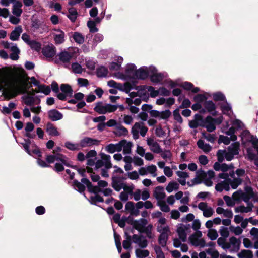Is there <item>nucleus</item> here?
Instances as JSON below:
<instances>
[{"label": "nucleus", "mask_w": 258, "mask_h": 258, "mask_svg": "<svg viewBox=\"0 0 258 258\" xmlns=\"http://www.w3.org/2000/svg\"><path fill=\"white\" fill-rule=\"evenodd\" d=\"M30 79L32 83L35 86L39 87L40 86V82L37 80L34 77L28 78L23 84H13L11 86L8 88H3V94L8 96L9 98H13L15 97L19 94H22L26 92L27 88V86L28 84V80Z\"/></svg>", "instance_id": "obj_1"}, {"label": "nucleus", "mask_w": 258, "mask_h": 258, "mask_svg": "<svg viewBox=\"0 0 258 258\" xmlns=\"http://www.w3.org/2000/svg\"><path fill=\"white\" fill-rule=\"evenodd\" d=\"M189 126L191 128H196L198 126L205 127L207 132L210 133L216 129L212 116L209 115L204 119L203 116L199 113L196 114L194 119L189 121Z\"/></svg>", "instance_id": "obj_2"}, {"label": "nucleus", "mask_w": 258, "mask_h": 258, "mask_svg": "<svg viewBox=\"0 0 258 258\" xmlns=\"http://www.w3.org/2000/svg\"><path fill=\"white\" fill-rule=\"evenodd\" d=\"M25 143H22L25 151L30 155L33 156V154L36 155L38 158L37 161L38 164L42 167H49L50 166L48 164L46 161L41 159L40 158L42 157V152L40 151L39 147H38L35 144L32 145V147H35V149L31 150L30 149V146L31 144V141L29 139H25Z\"/></svg>", "instance_id": "obj_3"}, {"label": "nucleus", "mask_w": 258, "mask_h": 258, "mask_svg": "<svg viewBox=\"0 0 258 258\" xmlns=\"http://www.w3.org/2000/svg\"><path fill=\"white\" fill-rule=\"evenodd\" d=\"M117 109V105L106 103L102 101L96 102L94 108V110L100 114L112 113L115 111Z\"/></svg>", "instance_id": "obj_4"}, {"label": "nucleus", "mask_w": 258, "mask_h": 258, "mask_svg": "<svg viewBox=\"0 0 258 258\" xmlns=\"http://www.w3.org/2000/svg\"><path fill=\"white\" fill-rule=\"evenodd\" d=\"M148 131V128L146 126L143 122H136L132 128V134L134 139L136 140L139 138V135L142 137H145Z\"/></svg>", "instance_id": "obj_5"}, {"label": "nucleus", "mask_w": 258, "mask_h": 258, "mask_svg": "<svg viewBox=\"0 0 258 258\" xmlns=\"http://www.w3.org/2000/svg\"><path fill=\"white\" fill-rule=\"evenodd\" d=\"M100 156L101 159L95 161L94 169L97 170L103 166L106 169H110L112 167L111 156L109 155L103 153H100Z\"/></svg>", "instance_id": "obj_6"}, {"label": "nucleus", "mask_w": 258, "mask_h": 258, "mask_svg": "<svg viewBox=\"0 0 258 258\" xmlns=\"http://www.w3.org/2000/svg\"><path fill=\"white\" fill-rule=\"evenodd\" d=\"M206 177V173L202 169L199 170L196 172L195 177L191 180V182H188L187 184L190 187L193 186L195 185L200 184L203 182V179H205Z\"/></svg>", "instance_id": "obj_7"}, {"label": "nucleus", "mask_w": 258, "mask_h": 258, "mask_svg": "<svg viewBox=\"0 0 258 258\" xmlns=\"http://www.w3.org/2000/svg\"><path fill=\"white\" fill-rule=\"evenodd\" d=\"M151 81L153 83H160L164 77V74L161 73H158L156 68L153 66H150V76Z\"/></svg>", "instance_id": "obj_8"}, {"label": "nucleus", "mask_w": 258, "mask_h": 258, "mask_svg": "<svg viewBox=\"0 0 258 258\" xmlns=\"http://www.w3.org/2000/svg\"><path fill=\"white\" fill-rule=\"evenodd\" d=\"M150 66L148 68L147 67H142L138 70H137L134 79L145 80L150 76Z\"/></svg>", "instance_id": "obj_9"}, {"label": "nucleus", "mask_w": 258, "mask_h": 258, "mask_svg": "<svg viewBox=\"0 0 258 258\" xmlns=\"http://www.w3.org/2000/svg\"><path fill=\"white\" fill-rule=\"evenodd\" d=\"M100 143V140L88 137L83 138L80 141L81 148L94 145L98 146Z\"/></svg>", "instance_id": "obj_10"}, {"label": "nucleus", "mask_w": 258, "mask_h": 258, "mask_svg": "<svg viewBox=\"0 0 258 258\" xmlns=\"http://www.w3.org/2000/svg\"><path fill=\"white\" fill-rule=\"evenodd\" d=\"M157 167L154 165H151L148 166L141 167L139 169V173L142 176L147 175L150 173L153 177L157 176Z\"/></svg>", "instance_id": "obj_11"}, {"label": "nucleus", "mask_w": 258, "mask_h": 258, "mask_svg": "<svg viewBox=\"0 0 258 258\" xmlns=\"http://www.w3.org/2000/svg\"><path fill=\"white\" fill-rule=\"evenodd\" d=\"M171 114V112L168 109L162 111L152 110L150 111V115L151 117L160 119H167L170 117Z\"/></svg>", "instance_id": "obj_12"}, {"label": "nucleus", "mask_w": 258, "mask_h": 258, "mask_svg": "<svg viewBox=\"0 0 258 258\" xmlns=\"http://www.w3.org/2000/svg\"><path fill=\"white\" fill-rule=\"evenodd\" d=\"M66 157L61 154L48 155L46 156V161L48 164L53 163L55 161H60L66 164Z\"/></svg>", "instance_id": "obj_13"}, {"label": "nucleus", "mask_w": 258, "mask_h": 258, "mask_svg": "<svg viewBox=\"0 0 258 258\" xmlns=\"http://www.w3.org/2000/svg\"><path fill=\"white\" fill-rule=\"evenodd\" d=\"M82 183H84L88 188L90 192L93 193L95 195L98 194L102 192V189L98 186H93L92 183L90 182L87 178H83L81 179Z\"/></svg>", "instance_id": "obj_14"}, {"label": "nucleus", "mask_w": 258, "mask_h": 258, "mask_svg": "<svg viewBox=\"0 0 258 258\" xmlns=\"http://www.w3.org/2000/svg\"><path fill=\"white\" fill-rule=\"evenodd\" d=\"M133 242L137 244L138 246L142 248H145L148 245V241L145 237L139 236L137 234H134L132 237Z\"/></svg>", "instance_id": "obj_15"}, {"label": "nucleus", "mask_w": 258, "mask_h": 258, "mask_svg": "<svg viewBox=\"0 0 258 258\" xmlns=\"http://www.w3.org/2000/svg\"><path fill=\"white\" fill-rule=\"evenodd\" d=\"M147 144L150 147L151 150L156 153L162 152V149L159 144L152 138H149L147 140Z\"/></svg>", "instance_id": "obj_16"}, {"label": "nucleus", "mask_w": 258, "mask_h": 258, "mask_svg": "<svg viewBox=\"0 0 258 258\" xmlns=\"http://www.w3.org/2000/svg\"><path fill=\"white\" fill-rule=\"evenodd\" d=\"M153 196L157 202L165 200L166 195L164 187L161 186L156 187L154 190Z\"/></svg>", "instance_id": "obj_17"}, {"label": "nucleus", "mask_w": 258, "mask_h": 258, "mask_svg": "<svg viewBox=\"0 0 258 258\" xmlns=\"http://www.w3.org/2000/svg\"><path fill=\"white\" fill-rule=\"evenodd\" d=\"M97 152L95 150H91L88 151L86 155L87 165L93 167L95 164V161L96 160Z\"/></svg>", "instance_id": "obj_18"}, {"label": "nucleus", "mask_w": 258, "mask_h": 258, "mask_svg": "<svg viewBox=\"0 0 258 258\" xmlns=\"http://www.w3.org/2000/svg\"><path fill=\"white\" fill-rule=\"evenodd\" d=\"M120 142V151L122 150L124 154H129L131 153L133 144L126 140H122Z\"/></svg>", "instance_id": "obj_19"}, {"label": "nucleus", "mask_w": 258, "mask_h": 258, "mask_svg": "<svg viewBox=\"0 0 258 258\" xmlns=\"http://www.w3.org/2000/svg\"><path fill=\"white\" fill-rule=\"evenodd\" d=\"M48 117L52 121H56L63 118V114L55 109L50 110L48 112Z\"/></svg>", "instance_id": "obj_20"}, {"label": "nucleus", "mask_w": 258, "mask_h": 258, "mask_svg": "<svg viewBox=\"0 0 258 258\" xmlns=\"http://www.w3.org/2000/svg\"><path fill=\"white\" fill-rule=\"evenodd\" d=\"M137 71V67L134 63H128L125 68V74L128 77L134 79Z\"/></svg>", "instance_id": "obj_21"}, {"label": "nucleus", "mask_w": 258, "mask_h": 258, "mask_svg": "<svg viewBox=\"0 0 258 258\" xmlns=\"http://www.w3.org/2000/svg\"><path fill=\"white\" fill-rule=\"evenodd\" d=\"M42 53L47 58H52L56 53L55 47L53 45L46 46L43 48Z\"/></svg>", "instance_id": "obj_22"}, {"label": "nucleus", "mask_w": 258, "mask_h": 258, "mask_svg": "<svg viewBox=\"0 0 258 258\" xmlns=\"http://www.w3.org/2000/svg\"><path fill=\"white\" fill-rule=\"evenodd\" d=\"M230 245L233 246L232 249L230 250L231 252H237L240 249L241 245V241L234 236H232L229 238Z\"/></svg>", "instance_id": "obj_23"}, {"label": "nucleus", "mask_w": 258, "mask_h": 258, "mask_svg": "<svg viewBox=\"0 0 258 258\" xmlns=\"http://www.w3.org/2000/svg\"><path fill=\"white\" fill-rule=\"evenodd\" d=\"M105 151L108 153H114L115 152L120 151V142L116 144L110 143L105 147Z\"/></svg>", "instance_id": "obj_24"}, {"label": "nucleus", "mask_w": 258, "mask_h": 258, "mask_svg": "<svg viewBox=\"0 0 258 258\" xmlns=\"http://www.w3.org/2000/svg\"><path fill=\"white\" fill-rule=\"evenodd\" d=\"M55 31L58 32L54 35V40L55 44H60L63 43L64 41V32L60 29H55Z\"/></svg>", "instance_id": "obj_25"}, {"label": "nucleus", "mask_w": 258, "mask_h": 258, "mask_svg": "<svg viewBox=\"0 0 258 258\" xmlns=\"http://www.w3.org/2000/svg\"><path fill=\"white\" fill-rule=\"evenodd\" d=\"M125 184V183L119 178H115L112 180V186L116 191H119L121 189H123Z\"/></svg>", "instance_id": "obj_26"}, {"label": "nucleus", "mask_w": 258, "mask_h": 258, "mask_svg": "<svg viewBox=\"0 0 258 258\" xmlns=\"http://www.w3.org/2000/svg\"><path fill=\"white\" fill-rule=\"evenodd\" d=\"M148 223L147 219L141 218L139 220H136L134 222V227L137 230L141 231L142 229L146 227Z\"/></svg>", "instance_id": "obj_27"}, {"label": "nucleus", "mask_w": 258, "mask_h": 258, "mask_svg": "<svg viewBox=\"0 0 258 258\" xmlns=\"http://www.w3.org/2000/svg\"><path fill=\"white\" fill-rule=\"evenodd\" d=\"M46 132L50 136H58L60 135L57 127L50 122L46 125Z\"/></svg>", "instance_id": "obj_28"}, {"label": "nucleus", "mask_w": 258, "mask_h": 258, "mask_svg": "<svg viewBox=\"0 0 258 258\" xmlns=\"http://www.w3.org/2000/svg\"><path fill=\"white\" fill-rule=\"evenodd\" d=\"M22 32V27L21 26L16 27L11 33L10 39L12 41L18 40Z\"/></svg>", "instance_id": "obj_29"}, {"label": "nucleus", "mask_w": 258, "mask_h": 258, "mask_svg": "<svg viewBox=\"0 0 258 258\" xmlns=\"http://www.w3.org/2000/svg\"><path fill=\"white\" fill-rule=\"evenodd\" d=\"M128 130L123 126L120 124H117L116 126L114 134L116 136H125L128 134Z\"/></svg>", "instance_id": "obj_30"}, {"label": "nucleus", "mask_w": 258, "mask_h": 258, "mask_svg": "<svg viewBox=\"0 0 258 258\" xmlns=\"http://www.w3.org/2000/svg\"><path fill=\"white\" fill-rule=\"evenodd\" d=\"M59 59L63 63H68L72 57V54L70 52L63 51L60 52L58 54Z\"/></svg>", "instance_id": "obj_31"}, {"label": "nucleus", "mask_w": 258, "mask_h": 258, "mask_svg": "<svg viewBox=\"0 0 258 258\" xmlns=\"http://www.w3.org/2000/svg\"><path fill=\"white\" fill-rule=\"evenodd\" d=\"M248 206L245 207L243 205H241L240 206H238L235 209V211L236 212H241V213H248L250 211H251L252 207H253V204L251 203H248L247 204Z\"/></svg>", "instance_id": "obj_32"}, {"label": "nucleus", "mask_w": 258, "mask_h": 258, "mask_svg": "<svg viewBox=\"0 0 258 258\" xmlns=\"http://www.w3.org/2000/svg\"><path fill=\"white\" fill-rule=\"evenodd\" d=\"M125 209L129 211L131 214L137 215L139 213V210L136 209L135 204L133 202H127L125 206Z\"/></svg>", "instance_id": "obj_33"}, {"label": "nucleus", "mask_w": 258, "mask_h": 258, "mask_svg": "<svg viewBox=\"0 0 258 258\" xmlns=\"http://www.w3.org/2000/svg\"><path fill=\"white\" fill-rule=\"evenodd\" d=\"M197 144L199 148L206 153L210 152L211 150V146L208 144L204 143V141L201 139L198 141Z\"/></svg>", "instance_id": "obj_34"}, {"label": "nucleus", "mask_w": 258, "mask_h": 258, "mask_svg": "<svg viewBox=\"0 0 258 258\" xmlns=\"http://www.w3.org/2000/svg\"><path fill=\"white\" fill-rule=\"evenodd\" d=\"M11 50L12 53L10 55V58L13 60H16L19 58V54L20 53V50L18 48L16 44L13 45L11 47Z\"/></svg>", "instance_id": "obj_35"}, {"label": "nucleus", "mask_w": 258, "mask_h": 258, "mask_svg": "<svg viewBox=\"0 0 258 258\" xmlns=\"http://www.w3.org/2000/svg\"><path fill=\"white\" fill-rule=\"evenodd\" d=\"M22 4L19 2H16L13 6L12 13L17 17H20L22 13Z\"/></svg>", "instance_id": "obj_36"}, {"label": "nucleus", "mask_w": 258, "mask_h": 258, "mask_svg": "<svg viewBox=\"0 0 258 258\" xmlns=\"http://www.w3.org/2000/svg\"><path fill=\"white\" fill-rule=\"evenodd\" d=\"M64 146L71 151H78L81 149L80 143H73L69 141L65 143Z\"/></svg>", "instance_id": "obj_37"}, {"label": "nucleus", "mask_w": 258, "mask_h": 258, "mask_svg": "<svg viewBox=\"0 0 258 258\" xmlns=\"http://www.w3.org/2000/svg\"><path fill=\"white\" fill-rule=\"evenodd\" d=\"M60 90L62 92L66 94L69 97H72L73 95V90L70 85L67 84H62L60 85Z\"/></svg>", "instance_id": "obj_38"}, {"label": "nucleus", "mask_w": 258, "mask_h": 258, "mask_svg": "<svg viewBox=\"0 0 258 258\" xmlns=\"http://www.w3.org/2000/svg\"><path fill=\"white\" fill-rule=\"evenodd\" d=\"M203 106L209 113H211L216 109L215 104L211 100L205 101L203 104Z\"/></svg>", "instance_id": "obj_39"}, {"label": "nucleus", "mask_w": 258, "mask_h": 258, "mask_svg": "<svg viewBox=\"0 0 258 258\" xmlns=\"http://www.w3.org/2000/svg\"><path fill=\"white\" fill-rule=\"evenodd\" d=\"M168 239V233L163 232L160 233L159 237V243L161 245L162 247H165L167 244V241Z\"/></svg>", "instance_id": "obj_40"}, {"label": "nucleus", "mask_w": 258, "mask_h": 258, "mask_svg": "<svg viewBox=\"0 0 258 258\" xmlns=\"http://www.w3.org/2000/svg\"><path fill=\"white\" fill-rule=\"evenodd\" d=\"M72 38L74 40L77 44L80 45L84 43V36L80 33L78 32H74Z\"/></svg>", "instance_id": "obj_41"}, {"label": "nucleus", "mask_w": 258, "mask_h": 258, "mask_svg": "<svg viewBox=\"0 0 258 258\" xmlns=\"http://www.w3.org/2000/svg\"><path fill=\"white\" fill-rule=\"evenodd\" d=\"M238 258H253V254L251 250L243 249L237 254Z\"/></svg>", "instance_id": "obj_42"}, {"label": "nucleus", "mask_w": 258, "mask_h": 258, "mask_svg": "<svg viewBox=\"0 0 258 258\" xmlns=\"http://www.w3.org/2000/svg\"><path fill=\"white\" fill-rule=\"evenodd\" d=\"M108 73V71L107 68L104 66H101L96 70V75L98 77H105L107 76Z\"/></svg>", "instance_id": "obj_43"}, {"label": "nucleus", "mask_w": 258, "mask_h": 258, "mask_svg": "<svg viewBox=\"0 0 258 258\" xmlns=\"http://www.w3.org/2000/svg\"><path fill=\"white\" fill-rule=\"evenodd\" d=\"M149 251L148 250L137 249L135 250L137 258H146L149 255Z\"/></svg>", "instance_id": "obj_44"}, {"label": "nucleus", "mask_w": 258, "mask_h": 258, "mask_svg": "<svg viewBox=\"0 0 258 258\" xmlns=\"http://www.w3.org/2000/svg\"><path fill=\"white\" fill-rule=\"evenodd\" d=\"M212 97L215 101H225L226 98L225 95L221 92H217L212 94Z\"/></svg>", "instance_id": "obj_45"}, {"label": "nucleus", "mask_w": 258, "mask_h": 258, "mask_svg": "<svg viewBox=\"0 0 258 258\" xmlns=\"http://www.w3.org/2000/svg\"><path fill=\"white\" fill-rule=\"evenodd\" d=\"M126 239L123 240L122 242L123 247L126 250H131V240L132 237L130 235H128L127 233H125Z\"/></svg>", "instance_id": "obj_46"}, {"label": "nucleus", "mask_w": 258, "mask_h": 258, "mask_svg": "<svg viewBox=\"0 0 258 258\" xmlns=\"http://www.w3.org/2000/svg\"><path fill=\"white\" fill-rule=\"evenodd\" d=\"M240 144L238 142L233 143L231 146L228 148V151L233 153L234 155L238 154V150L239 148Z\"/></svg>", "instance_id": "obj_47"}, {"label": "nucleus", "mask_w": 258, "mask_h": 258, "mask_svg": "<svg viewBox=\"0 0 258 258\" xmlns=\"http://www.w3.org/2000/svg\"><path fill=\"white\" fill-rule=\"evenodd\" d=\"M78 13L75 8H72L69 9L68 18L72 21L75 22L77 19Z\"/></svg>", "instance_id": "obj_48"}, {"label": "nucleus", "mask_w": 258, "mask_h": 258, "mask_svg": "<svg viewBox=\"0 0 258 258\" xmlns=\"http://www.w3.org/2000/svg\"><path fill=\"white\" fill-rule=\"evenodd\" d=\"M63 165H66L67 166H69V164H68L67 162V160L66 159V164L63 163L62 162L60 163H56L55 164L54 167L53 168V170L55 171L56 172H60L64 170V168Z\"/></svg>", "instance_id": "obj_49"}, {"label": "nucleus", "mask_w": 258, "mask_h": 258, "mask_svg": "<svg viewBox=\"0 0 258 258\" xmlns=\"http://www.w3.org/2000/svg\"><path fill=\"white\" fill-rule=\"evenodd\" d=\"M103 201L104 200L103 198L98 194L91 196L90 197V202L91 204L93 205H96L97 203L103 202Z\"/></svg>", "instance_id": "obj_50"}, {"label": "nucleus", "mask_w": 258, "mask_h": 258, "mask_svg": "<svg viewBox=\"0 0 258 258\" xmlns=\"http://www.w3.org/2000/svg\"><path fill=\"white\" fill-rule=\"evenodd\" d=\"M107 85L110 87L117 89L119 90H123V86H122V84L117 83L113 80H111L108 81Z\"/></svg>", "instance_id": "obj_51"}, {"label": "nucleus", "mask_w": 258, "mask_h": 258, "mask_svg": "<svg viewBox=\"0 0 258 258\" xmlns=\"http://www.w3.org/2000/svg\"><path fill=\"white\" fill-rule=\"evenodd\" d=\"M178 239H180L183 242L186 241V233L185 232L184 229L182 226H178Z\"/></svg>", "instance_id": "obj_52"}, {"label": "nucleus", "mask_w": 258, "mask_h": 258, "mask_svg": "<svg viewBox=\"0 0 258 258\" xmlns=\"http://www.w3.org/2000/svg\"><path fill=\"white\" fill-rule=\"evenodd\" d=\"M73 184L74 186L77 188L78 191L80 193H83L85 190V184L81 182H79L78 180H75L73 181Z\"/></svg>", "instance_id": "obj_53"}, {"label": "nucleus", "mask_w": 258, "mask_h": 258, "mask_svg": "<svg viewBox=\"0 0 258 258\" xmlns=\"http://www.w3.org/2000/svg\"><path fill=\"white\" fill-rule=\"evenodd\" d=\"M72 71L75 74H81L83 71L82 66L78 62H74L71 65Z\"/></svg>", "instance_id": "obj_54"}, {"label": "nucleus", "mask_w": 258, "mask_h": 258, "mask_svg": "<svg viewBox=\"0 0 258 258\" xmlns=\"http://www.w3.org/2000/svg\"><path fill=\"white\" fill-rule=\"evenodd\" d=\"M135 189V185L133 184H125L123 190L128 196H132L134 190Z\"/></svg>", "instance_id": "obj_55"}, {"label": "nucleus", "mask_w": 258, "mask_h": 258, "mask_svg": "<svg viewBox=\"0 0 258 258\" xmlns=\"http://www.w3.org/2000/svg\"><path fill=\"white\" fill-rule=\"evenodd\" d=\"M232 189H235L240 185L242 182V180L240 178H234L231 181H229Z\"/></svg>", "instance_id": "obj_56"}, {"label": "nucleus", "mask_w": 258, "mask_h": 258, "mask_svg": "<svg viewBox=\"0 0 258 258\" xmlns=\"http://www.w3.org/2000/svg\"><path fill=\"white\" fill-rule=\"evenodd\" d=\"M87 26L91 33H95L98 32V29L96 26L95 22L93 21L89 20L87 22Z\"/></svg>", "instance_id": "obj_57"}, {"label": "nucleus", "mask_w": 258, "mask_h": 258, "mask_svg": "<svg viewBox=\"0 0 258 258\" xmlns=\"http://www.w3.org/2000/svg\"><path fill=\"white\" fill-rule=\"evenodd\" d=\"M146 88L147 91L150 92V95L151 97H155L159 95V89L156 90L155 88L151 86H147Z\"/></svg>", "instance_id": "obj_58"}, {"label": "nucleus", "mask_w": 258, "mask_h": 258, "mask_svg": "<svg viewBox=\"0 0 258 258\" xmlns=\"http://www.w3.org/2000/svg\"><path fill=\"white\" fill-rule=\"evenodd\" d=\"M224 102L225 104L221 105L220 108L224 114L228 115V112L231 110L232 108L227 102V100Z\"/></svg>", "instance_id": "obj_59"}, {"label": "nucleus", "mask_w": 258, "mask_h": 258, "mask_svg": "<svg viewBox=\"0 0 258 258\" xmlns=\"http://www.w3.org/2000/svg\"><path fill=\"white\" fill-rule=\"evenodd\" d=\"M166 190L168 192L170 193L172 192L174 190H176L177 189V182L175 181H171L167 186Z\"/></svg>", "instance_id": "obj_60"}, {"label": "nucleus", "mask_w": 258, "mask_h": 258, "mask_svg": "<svg viewBox=\"0 0 258 258\" xmlns=\"http://www.w3.org/2000/svg\"><path fill=\"white\" fill-rule=\"evenodd\" d=\"M157 205L160 207V209L163 212H168L170 211V208L168 205L166 204L165 200L157 202Z\"/></svg>", "instance_id": "obj_61"}, {"label": "nucleus", "mask_w": 258, "mask_h": 258, "mask_svg": "<svg viewBox=\"0 0 258 258\" xmlns=\"http://www.w3.org/2000/svg\"><path fill=\"white\" fill-rule=\"evenodd\" d=\"M22 99L26 105L29 106L32 105L35 102L34 98L33 96H24L22 97Z\"/></svg>", "instance_id": "obj_62"}, {"label": "nucleus", "mask_w": 258, "mask_h": 258, "mask_svg": "<svg viewBox=\"0 0 258 258\" xmlns=\"http://www.w3.org/2000/svg\"><path fill=\"white\" fill-rule=\"evenodd\" d=\"M207 98L206 97L201 94H198L196 95L194 97V101L196 103H202L204 101H205Z\"/></svg>", "instance_id": "obj_63"}, {"label": "nucleus", "mask_w": 258, "mask_h": 258, "mask_svg": "<svg viewBox=\"0 0 258 258\" xmlns=\"http://www.w3.org/2000/svg\"><path fill=\"white\" fill-rule=\"evenodd\" d=\"M154 249L157 255L156 258H165L164 254L160 246L155 245Z\"/></svg>", "instance_id": "obj_64"}]
</instances>
